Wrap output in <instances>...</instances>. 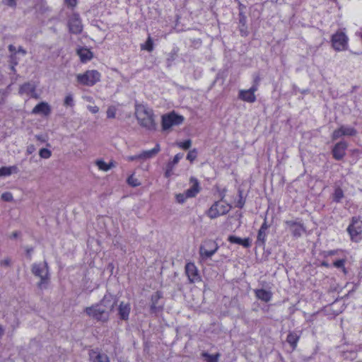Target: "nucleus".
Segmentation results:
<instances>
[{
    "label": "nucleus",
    "mask_w": 362,
    "mask_h": 362,
    "mask_svg": "<svg viewBox=\"0 0 362 362\" xmlns=\"http://www.w3.org/2000/svg\"><path fill=\"white\" fill-rule=\"evenodd\" d=\"M117 300L111 293L105 294L100 301L84 309L85 313L98 322H107L114 311Z\"/></svg>",
    "instance_id": "1"
},
{
    "label": "nucleus",
    "mask_w": 362,
    "mask_h": 362,
    "mask_svg": "<svg viewBox=\"0 0 362 362\" xmlns=\"http://www.w3.org/2000/svg\"><path fill=\"white\" fill-rule=\"evenodd\" d=\"M134 115L141 127L149 132L157 130L156 117L152 109L144 104L136 103Z\"/></svg>",
    "instance_id": "2"
},
{
    "label": "nucleus",
    "mask_w": 362,
    "mask_h": 362,
    "mask_svg": "<svg viewBox=\"0 0 362 362\" xmlns=\"http://www.w3.org/2000/svg\"><path fill=\"white\" fill-rule=\"evenodd\" d=\"M31 271L34 276L40 279V281L37 283L38 288L40 289L45 288L49 281V272L47 262L44 261L43 265L36 263L33 264Z\"/></svg>",
    "instance_id": "3"
},
{
    "label": "nucleus",
    "mask_w": 362,
    "mask_h": 362,
    "mask_svg": "<svg viewBox=\"0 0 362 362\" xmlns=\"http://www.w3.org/2000/svg\"><path fill=\"white\" fill-rule=\"evenodd\" d=\"M184 117L176 114L175 112L165 114L161 117V127L163 131L170 129L174 126H178L183 123Z\"/></svg>",
    "instance_id": "4"
},
{
    "label": "nucleus",
    "mask_w": 362,
    "mask_h": 362,
    "mask_svg": "<svg viewBox=\"0 0 362 362\" xmlns=\"http://www.w3.org/2000/svg\"><path fill=\"white\" fill-rule=\"evenodd\" d=\"M100 80V74L96 70H88L77 76V81L87 86H93Z\"/></svg>",
    "instance_id": "5"
},
{
    "label": "nucleus",
    "mask_w": 362,
    "mask_h": 362,
    "mask_svg": "<svg viewBox=\"0 0 362 362\" xmlns=\"http://www.w3.org/2000/svg\"><path fill=\"white\" fill-rule=\"evenodd\" d=\"M230 209V206L223 204L221 201L214 202L206 211L207 216L211 218H216L220 216L226 214Z\"/></svg>",
    "instance_id": "6"
},
{
    "label": "nucleus",
    "mask_w": 362,
    "mask_h": 362,
    "mask_svg": "<svg viewBox=\"0 0 362 362\" xmlns=\"http://www.w3.org/2000/svg\"><path fill=\"white\" fill-rule=\"evenodd\" d=\"M218 249V244L212 240H207L199 247V255L202 259L210 258Z\"/></svg>",
    "instance_id": "7"
},
{
    "label": "nucleus",
    "mask_w": 362,
    "mask_h": 362,
    "mask_svg": "<svg viewBox=\"0 0 362 362\" xmlns=\"http://www.w3.org/2000/svg\"><path fill=\"white\" fill-rule=\"evenodd\" d=\"M347 231L349 233L351 240L357 241L361 238L362 221L359 217L354 216L352 218L351 223L349 226Z\"/></svg>",
    "instance_id": "8"
},
{
    "label": "nucleus",
    "mask_w": 362,
    "mask_h": 362,
    "mask_svg": "<svg viewBox=\"0 0 362 362\" xmlns=\"http://www.w3.org/2000/svg\"><path fill=\"white\" fill-rule=\"evenodd\" d=\"M348 37L345 33L337 32L332 35V42L334 49L341 51L344 50L347 47Z\"/></svg>",
    "instance_id": "9"
},
{
    "label": "nucleus",
    "mask_w": 362,
    "mask_h": 362,
    "mask_svg": "<svg viewBox=\"0 0 362 362\" xmlns=\"http://www.w3.org/2000/svg\"><path fill=\"white\" fill-rule=\"evenodd\" d=\"M69 32L73 34H80L83 30V25L78 13H73L68 21Z\"/></svg>",
    "instance_id": "10"
},
{
    "label": "nucleus",
    "mask_w": 362,
    "mask_h": 362,
    "mask_svg": "<svg viewBox=\"0 0 362 362\" xmlns=\"http://www.w3.org/2000/svg\"><path fill=\"white\" fill-rule=\"evenodd\" d=\"M357 134V130L351 127H347L344 125H341L337 129H335L332 134V139L333 141L338 139L339 138L343 136H356Z\"/></svg>",
    "instance_id": "11"
},
{
    "label": "nucleus",
    "mask_w": 362,
    "mask_h": 362,
    "mask_svg": "<svg viewBox=\"0 0 362 362\" xmlns=\"http://www.w3.org/2000/svg\"><path fill=\"white\" fill-rule=\"evenodd\" d=\"M185 274L188 277L189 283L193 284L201 280L199 271L192 262H189L185 265Z\"/></svg>",
    "instance_id": "12"
},
{
    "label": "nucleus",
    "mask_w": 362,
    "mask_h": 362,
    "mask_svg": "<svg viewBox=\"0 0 362 362\" xmlns=\"http://www.w3.org/2000/svg\"><path fill=\"white\" fill-rule=\"evenodd\" d=\"M348 144L344 141H341L335 144L332 149V155L337 160H341L346 155Z\"/></svg>",
    "instance_id": "13"
},
{
    "label": "nucleus",
    "mask_w": 362,
    "mask_h": 362,
    "mask_svg": "<svg viewBox=\"0 0 362 362\" xmlns=\"http://www.w3.org/2000/svg\"><path fill=\"white\" fill-rule=\"evenodd\" d=\"M285 223L291 228L293 237L299 238L305 232L303 224L296 221H286Z\"/></svg>",
    "instance_id": "14"
},
{
    "label": "nucleus",
    "mask_w": 362,
    "mask_h": 362,
    "mask_svg": "<svg viewBox=\"0 0 362 362\" xmlns=\"http://www.w3.org/2000/svg\"><path fill=\"white\" fill-rule=\"evenodd\" d=\"M255 91V87H251L248 90H241L239 92V98L247 103H254L256 100Z\"/></svg>",
    "instance_id": "15"
},
{
    "label": "nucleus",
    "mask_w": 362,
    "mask_h": 362,
    "mask_svg": "<svg viewBox=\"0 0 362 362\" xmlns=\"http://www.w3.org/2000/svg\"><path fill=\"white\" fill-rule=\"evenodd\" d=\"M33 115H43L47 116L51 112L50 106L45 102L38 103L32 110Z\"/></svg>",
    "instance_id": "16"
},
{
    "label": "nucleus",
    "mask_w": 362,
    "mask_h": 362,
    "mask_svg": "<svg viewBox=\"0 0 362 362\" xmlns=\"http://www.w3.org/2000/svg\"><path fill=\"white\" fill-rule=\"evenodd\" d=\"M190 182L192 183V185L185 191L187 197L192 198L194 197L200 191L199 182L197 179L194 177L190 178Z\"/></svg>",
    "instance_id": "17"
},
{
    "label": "nucleus",
    "mask_w": 362,
    "mask_h": 362,
    "mask_svg": "<svg viewBox=\"0 0 362 362\" xmlns=\"http://www.w3.org/2000/svg\"><path fill=\"white\" fill-rule=\"evenodd\" d=\"M160 151V145L159 144H156L153 148H152L151 150L142 151L140 154L138 155L137 157L143 160L149 159L157 155Z\"/></svg>",
    "instance_id": "18"
},
{
    "label": "nucleus",
    "mask_w": 362,
    "mask_h": 362,
    "mask_svg": "<svg viewBox=\"0 0 362 362\" xmlns=\"http://www.w3.org/2000/svg\"><path fill=\"white\" fill-rule=\"evenodd\" d=\"M130 305L121 302L118 308V314L119 318L122 320H127L130 313Z\"/></svg>",
    "instance_id": "19"
},
{
    "label": "nucleus",
    "mask_w": 362,
    "mask_h": 362,
    "mask_svg": "<svg viewBox=\"0 0 362 362\" xmlns=\"http://www.w3.org/2000/svg\"><path fill=\"white\" fill-rule=\"evenodd\" d=\"M228 240L230 243L240 245L245 248L250 247L251 246V240L249 238L242 239L234 235H230L228 238Z\"/></svg>",
    "instance_id": "20"
},
{
    "label": "nucleus",
    "mask_w": 362,
    "mask_h": 362,
    "mask_svg": "<svg viewBox=\"0 0 362 362\" xmlns=\"http://www.w3.org/2000/svg\"><path fill=\"white\" fill-rule=\"evenodd\" d=\"M255 296L259 299L265 303L269 302L272 297V293L269 291L264 289H256L255 290Z\"/></svg>",
    "instance_id": "21"
},
{
    "label": "nucleus",
    "mask_w": 362,
    "mask_h": 362,
    "mask_svg": "<svg viewBox=\"0 0 362 362\" xmlns=\"http://www.w3.org/2000/svg\"><path fill=\"white\" fill-rule=\"evenodd\" d=\"M77 54L79 56L80 59L82 62L89 61L93 57V52L90 49L85 47H81L78 49Z\"/></svg>",
    "instance_id": "22"
},
{
    "label": "nucleus",
    "mask_w": 362,
    "mask_h": 362,
    "mask_svg": "<svg viewBox=\"0 0 362 362\" xmlns=\"http://www.w3.org/2000/svg\"><path fill=\"white\" fill-rule=\"evenodd\" d=\"M99 170L103 171H108L111 168L115 167L116 163L114 160H110L108 163H105L103 160L98 159L95 162Z\"/></svg>",
    "instance_id": "23"
},
{
    "label": "nucleus",
    "mask_w": 362,
    "mask_h": 362,
    "mask_svg": "<svg viewBox=\"0 0 362 362\" xmlns=\"http://www.w3.org/2000/svg\"><path fill=\"white\" fill-rule=\"evenodd\" d=\"M299 339L300 334L295 332H290L287 336L286 341L291 345L293 350H294L297 346Z\"/></svg>",
    "instance_id": "24"
},
{
    "label": "nucleus",
    "mask_w": 362,
    "mask_h": 362,
    "mask_svg": "<svg viewBox=\"0 0 362 362\" xmlns=\"http://www.w3.org/2000/svg\"><path fill=\"white\" fill-rule=\"evenodd\" d=\"M19 93L23 94H33L35 98H37L35 95V87L30 83H25L23 84L19 89Z\"/></svg>",
    "instance_id": "25"
},
{
    "label": "nucleus",
    "mask_w": 362,
    "mask_h": 362,
    "mask_svg": "<svg viewBox=\"0 0 362 362\" xmlns=\"http://www.w3.org/2000/svg\"><path fill=\"white\" fill-rule=\"evenodd\" d=\"M18 168L16 165L0 168V177L9 176L12 173H17Z\"/></svg>",
    "instance_id": "26"
},
{
    "label": "nucleus",
    "mask_w": 362,
    "mask_h": 362,
    "mask_svg": "<svg viewBox=\"0 0 362 362\" xmlns=\"http://www.w3.org/2000/svg\"><path fill=\"white\" fill-rule=\"evenodd\" d=\"M221 354L217 353L214 355H211L207 352H202V356L205 358L206 362H218V358Z\"/></svg>",
    "instance_id": "27"
},
{
    "label": "nucleus",
    "mask_w": 362,
    "mask_h": 362,
    "mask_svg": "<svg viewBox=\"0 0 362 362\" xmlns=\"http://www.w3.org/2000/svg\"><path fill=\"white\" fill-rule=\"evenodd\" d=\"M344 197V192L340 187H337L333 194V201L335 202H340Z\"/></svg>",
    "instance_id": "28"
},
{
    "label": "nucleus",
    "mask_w": 362,
    "mask_h": 362,
    "mask_svg": "<svg viewBox=\"0 0 362 362\" xmlns=\"http://www.w3.org/2000/svg\"><path fill=\"white\" fill-rule=\"evenodd\" d=\"M266 236L267 231L259 230L257 238V244L259 245H264L265 243Z\"/></svg>",
    "instance_id": "29"
},
{
    "label": "nucleus",
    "mask_w": 362,
    "mask_h": 362,
    "mask_svg": "<svg viewBox=\"0 0 362 362\" xmlns=\"http://www.w3.org/2000/svg\"><path fill=\"white\" fill-rule=\"evenodd\" d=\"M92 354H96L94 361L97 362H110L109 358L105 354H102L100 353H97L94 351H92Z\"/></svg>",
    "instance_id": "30"
},
{
    "label": "nucleus",
    "mask_w": 362,
    "mask_h": 362,
    "mask_svg": "<svg viewBox=\"0 0 362 362\" xmlns=\"http://www.w3.org/2000/svg\"><path fill=\"white\" fill-rule=\"evenodd\" d=\"M141 49H145L148 52H151L153 49V42L150 36H148L145 44L141 45Z\"/></svg>",
    "instance_id": "31"
},
{
    "label": "nucleus",
    "mask_w": 362,
    "mask_h": 362,
    "mask_svg": "<svg viewBox=\"0 0 362 362\" xmlns=\"http://www.w3.org/2000/svg\"><path fill=\"white\" fill-rule=\"evenodd\" d=\"M127 183L134 187H138L141 185V182L138 180V179L134 177L132 175L127 178Z\"/></svg>",
    "instance_id": "32"
},
{
    "label": "nucleus",
    "mask_w": 362,
    "mask_h": 362,
    "mask_svg": "<svg viewBox=\"0 0 362 362\" xmlns=\"http://www.w3.org/2000/svg\"><path fill=\"white\" fill-rule=\"evenodd\" d=\"M39 156L42 158L47 159V158H50V156H52V152L50 150L43 148L40 150Z\"/></svg>",
    "instance_id": "33"
},
{
    "label": "nucleus",
    "mask_w": 362,
    "mask_h": 362,
    "mask_svg": "<svg viewBox=\"0 0 362 362\" xmlns=\"http://www.w3.org/2000/svg\"><path fill=\"white\" fill-rule=\"evenodd\" d=\"M197 150L196 148H193L190 150L187 156V159L189 160L191 163L193 162L197 157Z\"/></svg>",
    "instance_id": "34"
},
{
    "label": "nucleus",
    "mask_w": 362,
    "mask_h": 362,
    "mask_svg": "<svg viewBox=\"0 0 362 362\" xmlns=\"http://www.w3.org/2000/svg\"><path fill=\"white\" fill-rule=\"evenodd\" d=\"M176 145L182 149L187 150L192 145V141L190 139H187L182 142H177Z\"/></svg>",
    "instance_id": "35"
},
{
    "label": "nucleus",
    "mask_w": 362,
    "mask_h": 362,
    "mask_svg": "<svg viewBox=\"0 0 362 362\" xmlns=\"http://www.w3.org/2000/svg\"><path fill=\"white\" fill-rule=\"evenodd\" d=\"M182 153H177L175 156L173 160L169 161L168 165H170V168H174V166L179 162V160L182 158Z\"/></svg>",
    "instance_id": "36"
},
{
    "label": "nucleus",
    "mask_w": 362,
    "mask_h": 362,
    "mask_svg": "<svg viewBox=\"0 0 362 362\" xmlns=\"http://www.w3.org/2000/svg\"><path fill=\"white\" fill-rule=\"evenodd\" d=\"M163 297L161 291H158L153 295L151 296V303L157 304L158 301Z\"/></svg>",
    "instance_id": "37"
},
{
    "label": "nucleus",
    "mask_w": 362,
    "mask_h": 362,
    "mask_svg": "<svg viewBox=\"0 0 362 362\" xmlns=\"http://www.w3.org/2000/svg\"><path fill=\"white\" fill-rule=\"evenodd\" d=\"M64 105L65 106H69V107L74 106V98H73V96L71 94H69L65 97L64 101Z\"/></svg>",
    "instance_id": "38"
},
{
    "label": "nucleus",
    "mask_w": 362,
    "mask_h": 362,
    "mask_svg": "<svg viewBox=\"0 0 362 362\" xmlns=\"http://www.w3.org/2000/svg\"><path fill=\"white\" fill-rule=\"evenodd\" d=\"M117 109L115 106H110L107 110V117L115 118L116 115Z\"/></svg>",
    "instance_id": "39"
},
{
    "label": "nucleus",
    "mask_w": 362,
    "mask_h": 362,
    "mask_svg": "<svg viewBox=\"0 0 362 362\" xmlns=\"http://www.w3.org/2000/svg\"><path fill=\"white\" fill-rule=\"evenodd\" d=\"M239 199L236 204V207L242 209L245 203V200L244 199L243 197V192L241 190H239Z\"/></svg>",
    "instance_id": "40"
},
{
    "label": "nucleus",
    "mask_w": 362,
    "mask_h": 362,
    "mask_svg": "<svg viewBox=\"0 0 362 362\" xmlns=\"http://www.w3.org/2000/svg\"><path fill=\"white\" fill-rule=\"evenodd\" d=\"M1 199L5 202H12L13 200V197L11 192H6L1 194Z\"/></svg>",
    "instance_id": "41"
},
{
    "label": "nucleus",
    "mask_w": 362,
    "mask_h": 362,
    "mask_svg": "<svg viewBox=\"0 0 362 362\" xmlns=\"http://www.w3.org/2000/svg\"><path fill=\"white\" fill-rule=\"evenodd\" d=\"M189 198L187 197L186 193L176 194V200L178 203L182 204L185 200Z\"/></svg>",
    "instance_id": "42"
},
{
    "label": "nucleus",
    "mask_w": 362,
    "mask_h": 362,
    "mask_svg": "<svg viewBox=\"0 0 362 362\" xmlns=\"http://www.w3.org/2000/svg\"><path fill=\"white\" fill-rule=\"evenodd\" d=\"M239 23L242 25L243 27H245L246 24V16L244 14L243 11H240L239 12Z\"/></svg>",
    "instance_id": "43"
},
{
    "label": "nucleus",
    "mask_w": 362,
    "mask_h": 362,
    "mask_svg": "<svg viewBox=\"0 0 362 362\" xmlns=\"http://www.w3.org/2000/svg\"><path fill=\"white\" fill-rule=\"evenodd\" d=\"M2 3L11 8H16L17 5L16 0H2Z\"/></svg>",
    "instance_id": "44"
},
{
    "label": "nucleus",
    "mask_w": 362,
    "mask_h": 362,
    "mask_svg": "<svg viewBox=\"0 0 362 362\" xmlns=\"http://www.w3.org/2000/svg\"><path fill=\"white\" fill-rule=\"evenodd\" d=\"M345 260L344 259H339L335 261L333 264L335 267L341 268L344 267Z\"/></svg>",
    "instance_id": "45"
},
{
    "label": "nucleus",
    "mask_w": 362,
    "mask_h": 362,
    "mask_svg": "<svg viewBox=\"0 0 362 362\" xmlns=\"http://www.w3.org/2000/svg\"><path fill=\"white\" fill-rule=\"evenodd\" d=\"M163 309L162 307H158L157 304L151 303V313H156L157 312Z\"/></svg>",
    "instance_id": "46"
},
{
    "label": "nucleus",
    "mask_w": 362,
    "mask_h": 362,
    "mask_svg": "<svg viewBox=\"0 0 362 362\" xmlns=\"http://www.w3.org/2000/svg\"><path fill=\"white\" fill-rule=\"evenodd\" d=\"M173 168H170V165L167 164L166 165V170L165 172V176L166 177H170L173 174Z\"/></svg>",
    "instance_id": "47"
},
{
    "label": "nucleus",
    "mask_w": 362,
    "mask_h": 362,
    "mask_svg": "<svg viewBox=\"0 0 362 362\" xmlns=\"http://www.w3.org/2000/svg\"><path fill=\"white\" fill-rule=\"evenodd\" d=\"M240 32L242 36H247L248 35L246 25L245 27H243L242 25H240Z\"/></svg>",
    "instance_id": "48"
},
{
    "label": "nucleus",
    "mask_w": 362,
    "mask_h": 362,
    "mask_svg": "<svg viewBox=\"0 0 362 362\" xmlns=\"http://www.w3.org/2000/svg\"><path fill=\"white\" fill-rule=\"evenodd\" d=\"M35 147L33 144H30L29 146H28L27 147V149H26V153L27 154L30 155V154H32L33 152L35 151Z\"/></svg>",
    "instance_id": "49"
},
{
    "label": "nucleus",
    "mask_w": 362,
    "mask_h": 362,
    "mask_svg": "<svg viewBox=\"0 0 362 362\" xmlns=\"http://www.w3.org/2000/svg\"><path fill=\"white\" fill-rule=\"evenodd\" d=\"M0 265L9 267L11 265V259L9 258L4 259L0 262Z\"/></svg>",
    "instance_id": "50"
},
{
    "label": "nucleus",
    "mask_w": 362,
    "mask_h": 362,
    "mask_svg": "<svg viewBox=\"0 0 362 362\" xmlns=\"http://www.w3.org/2000/svg\"><path fill=\"white\" fill-rule=\"evenodd\" d=\"M260 81V77L259 76H256L254 79V84L252 87H255V90H257L259 83Z\"/></svg>",
    "instance_id": "51"
},
{
    "label": "nucleus",
    "mask_w": 362,
    "mask_h": 362,
    "mask_svg": "<svg viewBox=\"0 0 362 362\" xmlns=\"http://www.w3.org/2000/svg\"><path fill=\"white\" fill-rule=\"evenodd\" d=\"M66 1V4L73 8V7H75L77 4V0H65Z\"/></svg>",
    "instance_id": "52"
},
{
    "label": "nucleus",
    "mask_w": 362,
    "mask_h": 362,
    "mask_svg": "<svg viewBox=\"0 0 362 362\" xmlns=\"http://www.w3.org/2000/svg\"><path fill=\"white\" fill-rule=\"evenodd\" d=\"M88 110H89L92 113H94V114H95V113L98 112V111H99V108H98V107H97V106H88Z\"/></svg>",
    "instance_id": "53"
},
{
    "label": "nucleus",
    "mask_w": 362,
    "mask_h": 362,
    "mask_svg": "<svg viewBox=\"0 0 362 362\" xmlns=\"http://www.w3.org/2000/svg\"><path fill=\"white\" fill-rule=\"evenodd\" d=\"M33 251V247H27L25 250L26 255L29 259H31V253Z\"/></svg>",
    "instance_id": "54"
},
{
    "label": "nucleus",
    "mask_w": 362,
    "mask_h": 362,
    "mask_svg": "<svg viewBox=\"0 0 362 362\" xmlns=\"http://www.w3.org/2000/svg\"><path fill=\"white\" fill-rule=\"evenodd\" d=\"M269 228V226L267 225V221L266 219L264 220V223H262V225L261 226L259 230H265L267 231V230Z\"/></svg>",
    "instance_id": "55"
},
{
    "label": "nucleus",
    "mask_w": 362,
    "mask_h": 362,
    "mask_svg": "<svg viewBox=\"0 0 362 362\" xmlns=\"http://www.w3.org/2000/svg\"><path fill=\"white\" fill-rule=\"evenodd\" d=\"M8 49L9 52H11L12 53H16V47L13 45H8Z\"/></svg>",
    "instance_id": "56"
},
{
    "label": "nucleus",
    "mask_w": 362,
    "mask_h": 362,
    "mask_svg": "<svg viewBox=\"0 0 362 362\" xmlns=\"http://www.w3.org/2000/svg\"><path fill=\"white\" fill-rule=\"evenodd\" d=\"M235 1H237L238 4L239 12H240V11H243L245 6L243 4H241L238 0H235Z\"/></svg>",
    "instance_id": "57"
},
{
    "label": "nucleus",
    "mask_w": 362,
    "mask_h": 362,
    "mask_svg": "<svg viewBox=\"0 0 362 362\" xmlns=\"http://www.w3.org/2000/svg\"><path fill=\"white\" fill-rule=\"evenodd\" d=\"M5 102V96L4 93L0 92V105L4 103Z\"/></svg>",
    "instance_id": "58"
},
{
    "label": "nucleus",
    "mask_w": 362,
    "mask_h": 362,
    "mask_svg": "<svg viewBox=\"0 0 362 362\" xmlns=\"http://www.w3.org/2000/svg\"><path fill=\"white\" fill-rule=\"evenodd\" d=\"M137 156H138V155L129 156L128 158V160L132 161V160H136V159H141L140 158H138Z\"/></svg>",
    "instance_id": "59"
},
{
    "label": "nucleus",
    "mask_w": 362,
    "mask_h": 362,
    "mask_svg": "<svg viewBox=\"0 0 362 362\" xmlns=\"http://www.w3.org/2000/svg\"><path fill=\"white\" fill-rule=\"evenodd\" d=\"M18 52L21 53L23 54H26L25 49H24L22 47H18Z\"/></svg>",
    "instance_id": "60"
},
{
    "label": "nucleus",
    "mask_w": 362,
    "mask_h": 362,
    "mask_svg": "<svg viewBox=\"0 0 362 362\" xmlns=\"http://www.w3.org/2000/svg\"><path fill=\"white\" fill-rule=\"evenodd\" d=\"M176 55V52H173L170 54V58L168 59V61H172L175 59Z\"/></svg>",
    "instance_id": "61"
},
{
    "label": "nucleus",
    "mask_w": 362,
    "mask_h": 362,
    "mask_svg": "<svg viewBox=\"0 0 362 362\" xmlns=\"http://www.w3.org/2000/svg\"><path fill=\"white\" fill-rule=\"evenodd\" d=\"M4 329L0 325V338L4 335Z\"/></svg>",
    "instance_id": "62"
},
{
    "label": "nucleus",
    "mask_w": 362,
    "mask_h": 362,
    "mask_svg": "<svg viewBox=\"0 0 362 362\" xmlns=\"http://www.w3.org/2000/svg\"><path fill=\"white\" fill-rule=\"evenodd\" d=\"M336 252H337V251H335V250H330V251L327 252V255H334L336 254Z\"/></svg>",
    "instance_id": "63"
},
{
    "label": "nucleus",
    "mask_w": 362,
    "mask_h": 362,
    "mask_svg": "<svg viewBox=\"0 0 362 362\" xmlns=\"http://www.w3.org/2000/svg\"><path fill=\"white\" fill-rule=\"evenodd\" d=\"M36 139H37V140H40V141H44V140H43V139H42V136H41L37 135V136H36Z\"/></svg>",
    "instance_id": "64"
}]
</instances>
